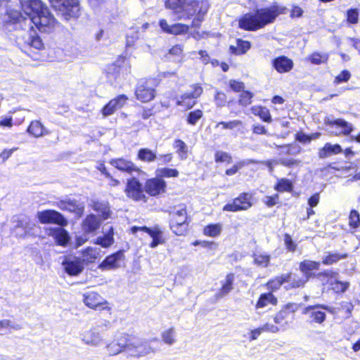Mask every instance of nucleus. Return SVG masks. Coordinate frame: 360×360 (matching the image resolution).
I'll list each match as a JSON object with an SVG mask.
<instances>
[{"mask_svg": "<svg viewBox=\"0 0 360 360\" xmlns=\"http://www.w3.org/2000/svg\"><path fill=\"white\" fill-rule=\"evenodd\" d=\"M165 6L179 19H192L191 27L193 28L200 27L210 8L208 0H168Z\"/></svg>", "mask_w": 360, "mask_h": 360, "instance_id": "1", "label": "nucleus"}, {"mask_svg": "<svg viewBox=\"0 0 360 360\" xmlns=\"http://www.w3.org/2000/svg\"><path fill=\"white\" fill-rule=\"evenodd\" d=\"M284 10L276 3L269 7L257 9L242 15L238 20V27L246 31H256L274 22L280 14L284 13Z\"/></svg>", "mask_w": 360, "mask_h": 360, "instance_id": "2", "label": "nucleus"}, {"mask_svg": "<svg viewBox=\"0 0 360 360\" xmlns=\"http://www.w3.org/2000/svg\"><path fill=\"white\" fill-rule=\"evenodd\" d=\"M156 352L150 345V341L129 335L127 341V354L134 358H141Z\"/></svg>", "mask_w": 360, "mask_h": 360, "instance_id": "3", "label": "nucleus"}, {"mask_svg": "<svg viewBox=\"0 0 360 360\" xmlns=\"http://www.w3.org/2000/svg\"><path fill=\"white\" fill-rule=\"evenodd\" d=\"M51 6L65 20L77 18L79 15L78 0H49Z\"/></svg>", "mask_w": 360, "mask_h": 360, "instance_id": "4", "label": "nucleus"}, {"mask_svg": "<svg viewBox=\"0 0 360 360\" xmlns=\"http://www.w3.org/2000/svg\"><path fill=\"white\" fill-rule=\"evenodd\" d=\"M169 216L171 229L177 236L184 235L188 227L186 210L184 207L174 208L169 212Z\"/></svg>", "mask_w": 360, "mask_h": 360, "instance_id": "5", "label": "nucleus"}, {"mask_svg": "<svg viewBox=\"0 0 360 360\" xmlns=\"http://www.w3.org/2000/svg\"><path fill=\"white\" fill-rule=\"evenodd\" d=\"M29 22L42 32H50L56 24V20L48 8H44L38 15H32Z\"/></svg>", "mask_w": 360, "mask_h": 360, "instance_id": "6", "label": "nucleus"}, {"mask_svg": "<svg viewBox=\"0 0 360 360\" xmlns=\"http://www.w3.org/2000/svg\"><path fill=\"white\" fill-rule=\"evenodd\" d=\"M136 96L143 103L153 100L155 96L154 82L153 79H141L136 86Z\"/></svg>", "mask_w": 360, "mask_h": 360, "instance_id": "7", "label": "nucleus"}, {"mask_svg": "<svg viewBox=\"0 0 360 360\" xmlns=\"http://www.w3.org/2000/svg\"><path fill=\"white\" fill-rule=\"evenodd\" d=\"M129 334L121 333L119 335H115L111 341L105 343V349L110 356H115L122 352L127 353V341Z\"/></svg>", "mask_w": 360, "mask_h": 360, "instance_id": "8", "label": "nucleus"}, {"mask_svg": "<svg viewBox=\"0 0 360 360\" xmlns=\"http://www.w3.org/2000/svg\"><path fill=\"white\" fill-rule=\"evenodd\" d=\"M202 93V88L199 84H193L191 91L186 92L176 98V105L186 109H191L196 104V98Z\"/></svg>", "mask_w": 360, "mask_h": 360, "instance_id": "9", "label": "nucleus"}, {"mask_svg": "<svg viewBox=\"0 0 360 360\" xmlns=\"http://www.w3.org/2000/svg\"><path fill=\"white\" fill-rule=\"evenodd\" d=\"M252 195L246 193H241L238 198H235L232 202L224 205L223 210L228 212L247 210L252 206Z\"/></svg>", "mask_w": 360, "mask_h": 360, "instance_id": "10", "label": "nucleus"}, {"mask_svg": "<svg viewBox=\"0 0 360 360\" xmlns=\"http://www.w3.org/2000/svg\"><path fill=\"white\" fill-rule=\"evenodd\" d=\"M81 341L86 345L91 347H100L104 343V334L96 328H92L84 331L80 335Z\"/></svg>", "mask_w": 360, "mask_h": 360, "instance_id": "11", "label": "nucleus"}, {"mask_svg": "<svg viewBox=\"0 0 360 360\" xmlns=\"http://www.w3.org/2000/svg\"><path fill=\"white\" fill-rule=\"evenodd\" d=\"M37 217L41 224H56L60 226H65L68 224L65 217L55 210H48L38 212Z\"/></svg>", "mask_w": 360, "mask_h": 360, "instance_id": "12", "label": "nucleus"}, {"mask_svg": "<svg viewBox=\"0 0 360 360\" xmlns=\"http://www.w3.org/2000/svg\"><path fill=\"white\" fill-rule=\"evenodd\" d=\"M320 309L330 310L326 305H310L303 309L302 314L308 316L310 322L321 324L325 321L326 315L325 312L319 310Z\"/></svg>", "mask_w": 360, "mask_h": 360, "instance_id": "13", "label": "nucleus"}, {"mask_svg": "<svg viewBox=\"0 0 360 360\" xmlns=\"http://www.w3.org/2000/svg\"><path fill=\"white\" fill-rule=\"evenodd\" d=\"M124 191L127 197L134 200L146 201V196L142 188V185L135 178H131L127 180V186Z\"/></svg>", "mask_w": 360, "mask_h": 360, "instance_id": "14", "label": "nucleus"}, {"mask_svg": "<svg viewBox=\"0 0 360 360\" xmlns=\"http://www.w3.org/2000/svg\"><path fill=\"white\" fill-rule=\"evenodd\" d=\"M326 124L330 128V131L335 135H348L353 131L352 124L342 119L328 120H326Z\"/></svg>", "mask_w": 360, "mask_h": 360, "instance_id": "15", "label": "nucleus"}, {"mask_svg": "<svg viewBox=\"0 0 360 360\" xmlns=\"http://www.w3.org/2000/svg\"><path fill=\"white\" fill-rule=\"evenodd\" d=\"M83 302L86 306L96 309L97 307H102V309L110 310L108 306L103 307L108 304L107 301L96 292H89L83 295Z\"/></svg>", "mask_w": 360, "mask_h": 360, "instance_id": "16", "label": "nucleus"}, {"mask_svg": "<svg viewBox=\"0 0 360 360\" xmlns=\"http://www.w3.org/2000/svg\"><path fill=\"white\" fill-rule=\"evenodd\" d=\"M299 309V304L296 303H288L285 304L281 309L276 314L274 317V321L276 324L281 325V327H283V329H285L286 326H288V323L285 321L283 323V321L285 320L290 314H294Z\"/></svg>", "mask_w": 360, "mask_h": 360, "instance_id": "17", "label": "nucleus"}, {"mask_svg": "<svg viewBox=\"0 0 360 360\" xmlns=\"http://www.w3.org/2000/svg\"><path fill=\"white\" fill-rule=\"evenodd\" d=\"M20 4L24 13L28 17V20L32 15H38L44 8H47L40 0H21Z\"/></svg>", "mask_w": 360, "mask_h": 360, "instance_id": "18", "label": "nucleus"}, {"mask_svg": "<svg viewBox=\"0 0 360 360\" xmlns=\"http://www.w3.org/2000/svg\"><path fill=\"white\" fill-rule=\"evenodd\" d=\"M65 271L70 276H77L84 269L81 259L76 257H68L62 262Z\"/></svg>", "mask_w": 360, "mask_h": 360, "instance_id": "19", "label": "nucleus"}, {"mask_svg": "<svg viewBox=\"0 0 360 360\" xmlns=\"http://www.w3.org/2000/svg\"><path fill=\"white\" fill-rule=\"evenodd\" d=\"M128 97L124 95H119L116 98L111 99L102 109L103 117H108L112 115L117 110L122 108L127 103Z\"/></svg>", "mask_w": 360, "mask_h": 360, "instance_id": "20", "label": "nucleus"}, {"mask_svg": "<svg viewBox=\"0 0 360 360\" xmlns=\"http://www.w3.org/2000/svg\"><path fill=\"white\" fill-rule=\"evenodd\" d=\"M18 226L24 229L22 231H18V237L22 238L36 235L39 229L36 223L27 217L18 219Z\"/></svg>", "mask_w": 360, "mask_h": 360, "instance_id": "21", "label": "nucleus"}, {"mask_svg": "<svg viewBox=\"0 0 360 360\" xmlns=\"http://www.w3.org/2000/svg\"><path fill=\"white\" fill-rule=\"evenodd\" d=\"M124 259L123 251L117 252L108 256L98 266L101 269H111L120 267L121 262Z\"/></svg>", "mask_w": 360, "mask_h": 360, "instance_id": "22", "label": "nucleus"}, {"mask_svg": "<svg viewBox=\"0 0 360 360\" xmlns=\"http://www.w3.org/2000/svg\"><path fill=\"white\" fill-rule=\"evenodd\" d=\"M166 183L160 178L148 179L145 184V191L152 196H156L165 191Z\"/></svg>", "mask_w": 360, "mask_h": 360, "instance_id": "23", "label": "nucleus"}, {"mask_svg": "<svg viewBox=\"0 0 360 360\" xmlns=\"http://www.w3.org/2000/svg\"><path fill=\"white\" fill-rule=\"evenodd\" d=\"M57 205L60 210L73 212L78 217L82 215L84 210V205L75 200H60Z\"/></svg>", "mask_w": 360, "mask_h": 360, "instance_id": "24", "label": "nucleus"}, {"mask_svg": "<svg viewBox=\"0 0 360 360\" xmlns=\"http://www.w3.org/2000/svg\"><path fill=\"white\" fill-rule=\"evenodd\" d=\"M138 231H144L150 235L153 238V241L150 245V247L152 248H154L163 243L162 239V233L158 229H150L146 226H133L131 229L132 233H136Z\"/></svg>", "mask_w": 360, "mask_h": 360, "instance_id": "25", "label": "nucleus"}, {"mask_svg": "<svg viewBox=\"0 0 360 360\" xmlns=\"http://www.w3.org/2000/svg\"><path fill=\"white\" fill-rule=\"evenodd\" d=\"M110 164L120 171L131 174L134 172H139V169L131 162L124 158L112 159Z\"/></svg>", "mask_w": 360, "mask_h": 360, "instance_id": "26", "label": "nucleus"}, {"mask_svg": "<svg viewBox=\"0 0 360 360\" xmlns=\"http://www.w3.org/2000/svg\"><path fill=\"white\" fill-rule=\"evenodd\" d=\"M101 220L94 214H89L84 219L82 228L84 233H94L101 226Z\"/></svg>", "mask_w": 360, "mask_h": 360, "instance_id": "27", "label": "nucleus"}, {"mask_svg": "<svg viewBox=\"0 0 360 360\" xmlns=\"http://www.w3.org/2000/svg\"><path fill=\"white\" fill-rule=\"evenodd\" d=\"M320 275H323L330 278L331 281L330 285H331V288L336 292H343L346 291L349 287V283L341 282L336 279V276L338 275V273L336 272L326 271Z\"/></svg>", "mask_w": 360, "mask_h": 360, "instance_id": "28", "label": "nucleus"}, {"mask_svg": "<svg viewBox=\"0 0 360 360\" xmlns=\"http://www.w3.org/2000/svg\"><path fill=\"white\" fill-rule=\"evenodd\" d=\"M273 66L280 73L288 72L293 68V62L286 56H282L273 60Z\"/></svg>", "mask_w": 360, "mask_h": 360, "instance_id": "29", "label": "nucleus"}, {"mask_svg": "<svg viewBox=\"0 0 360 360\" xmlns=\"http://www.w3.org/2000/svg\"><path fill=\"white\" fill-rule=\"evenodd\" d=\"M342 153V148L339 144H331L326 143L324 146L319 149V157L321 159Z\"/></svg>", "mask_w": 360, "mask_h": 360, "instance_id": "30", "label": "nucleus"}, {"mask_svg": "<svg viewBox=\"0 0 360 360\" xmlns=\"http://www.w3.org/2000/svg\"><path fill=\"white\" fill-rule=\"evenodd\" d=\"M284 275L286 283H288V285L285 286L286 288L302 287L309 280L304 274L302 276L293 274H287Z\"/></svg>", "mask_w": 360, "mask_h": 360, "instance_id": "31", "label": "nucleus"}, {"mask_svg": "<svg viewBox=\"0 0 360 360\" xmlns=\"http://www.w3.org/2000/svg\"><path fill=\"white\" fill-rule=\"evenodd\" d=\"M101 249L98 248L88 247L81 251L82 263L86 264L94 262L100 257Z\"/></svg>", "mask_w": 360, "mask_h": 360, "instance_id": "32", "label": "nucleus"}, {"mask_svg": "<svg viewBox=\"0 0 360 360\" xmlns=\"http://www.w3.org/2000/svg\"><path fill=\"white\" fill-rule=\"evenodd\" d=\"M27 132L35 138H39L49 134L42 123L39 120L31 122L28 127Z\"/></svg>", "mask_w": 360, "mask_h": 360, "instance_id": "33", "label": "nucleus"}, {"mask_svg": "<svg viewBox=\"0 0 360 360\" xmlns=\"http://www.w3.org/2000/svg\"><path fill=\"white\" fill-rule=\"evenodd\" d=\"M320 266V263L319 262L311 261L309 259H305L300 263L299 269L300 271L308 278L309 279L311 276V271L314 270H318Z\"/></svg>", "mask_w": 360, "mask_h": 360, "instance_id": "34", "label": "nucleus"}, {"mask_svg": "<svg viewBox=\"0 0 360 360\" xmlns=\"http://www.w3.org/2000/svg\"><path fill=\"white\" fill-rule=\"evenodd\" d=\"M113 228L110 226L108 232L103 236L97 237L94 243L103 248H108L114 243Z\"/></svg>", "mask_w": 360, "mask_h": 360, "instance_id": "35", "label": "nucleus"}, {"mask_svg": "<svg viewBox=\"0 0 360 360\" xmlns=\"http://www.w3.org/2000/svg\"><path fill=\"white\" fill-rule=\"evenodd\" d=\"M137 158L139 160L146 162H153L158 160V156L152 150L143 148L138 151Z\"/></svg>", "mask_w": 360, "mask_h": 360, "instance_id": "36", "label": "nucleus"}, {"mask_svg": "<svg viewBox=\"0 0 360 360\" xmlns=\"http://www.w3.org/2000/svg\"><path fill=\"white\" fill-rule=\"evenodd\" d=\"M254 263L261 267H267L270 262L271 256L269 254L257 251L253 254Z\"/></svg>", "mask_w": 360, "mask_h": 360, "instance_id": "37", "label": "nucleus"}, {"mask_svg": "<svg viewBox=\"0 0 360 360\" xmlns=\"http://www.w3.org/2000/svg\"><path fill=\"white\" fill-rule=\"evenodd\" d=\"M250 43L240 39L236 40V46H231L230 50L232 53L240 55L245 53L250 49Z\"/></svg>", "mask_w": 360, "mask_h": 360, "instance_id": "38", "label": "nucleus"}, {"mask_svg": "<svg viewBox=\"0 0 360 360\" xmlns=\"http://www.w3.org/2000/svg\"><path fill=\"white\" fill-rule=\"evenodd\" d=\"M162 340L167 345H172L176 342V333L174 327L169 328L161 333Z\"/></svg>", "mask_w": 360, "mask_h": 360, "instance_id": "39", "label": "nucleus"}, {"mask_svg": "<svg viewBox=\"0 0 360 360\" xmlns=\"http://www.w3.org/2000/svg\"><path fill=\"white\" fill-rule=\"evenodd\" d=\"M347 253L328 252L327 255L323 258L322 262L325 265H332L341 259L347 258Z\"/></svg>", "mask_w": 360, "mask_h": 360, "instance_id": "40", "label": "nucleus"}, {"mask_svg": "<svg viewBox=\"0 0 360 360\" xmlns=\"http://www.w3.org/2000/svg\"><path fill=\"white\" fill-rule=\"evenodd\" d=\"M25 44L28 46L40 50L43 48L44 44L41 38L35 34H28L24 37Z\"/></svg>", "mask_w": 360, "mask_h": 360, "instance_id": "41", "label": "nucleus"}, {"mask_svg": "<svg viewBox=\"0 0 360 360\" xmlns=\"http://www.w3.org/2000/svg\"><path fill=\"white\" fill-rule=\"evenodd\" d=\"M276 303L277 299L273 295L272 293H264L260 295L256 304V308H264L269 304L275 305Z\"/></svg>", "mask_w": 360, "mask_h": 360, "instance_id": "42", "label": "nucleus"}, {"mask_svg": "<svg viewBox=\"0 0 360 360\" xmlns=\"http://www.w3.org/2000/svg\"><path fill=\"white\" fill-rule=\"evenodd\" d=\"M94 210L101 214L103 220L107 219L110 216V210L105 202H94L92 206Z\"/></svg>", "mask_w": 360, "mask_h": 360, "instance_id": "43", "label": "nucleus"}, {"mask_svg": "<svg viewBox=\"0 0 360 360\" xmlns=\"http://www.w3.org/2000/svg\"><path fill=\"white\" fill-rule=\"evenodd\" d=\"M251 112L257 116H259L263 121L266 122H271V117L269 110L262 106H253L251 108Z\"/></svg>", "mask_w": 360, "mask_h": 360, "instance_id": "44", "label": "nucleus"}, {"mask_svg": "<svg viewBox=\"0 0 360 360\" xmlns=\"http://www.w3.org/2000/svg\"><path fill=\"white\" fill-rule=\"evenodd\" d=\"M222 231V226L221 224H212L205 226L203 229L204 235L212 238L219 236Z\"/></svg>", "mask_w": 360, "mask_h": 360, "instance_id": "45", "label": "nucleus"}, {"mask_svg": "<svg viewBox=\"0 0 360 360\" xmlns=\"http://www.w3.org/2000/svg\"><path fill=\"white\" fill-rule=\"evenodd\" d=\"M233 281L234 274H227L226 276L225 282L222 284V287L219 292L218 296L222 297L227 295L233 289Z\"/></svg>", "mask_w": 360, "mask_h": 360, "instance_id": "46", "label": "nucleus"}, {"mask_svg": "<svg viewBox=\"0 0 360 360\" xmlns=\"http://www.w3.org/2000/svg\"><path fill=\"white\" fill-rule=\"evenodd\" d=\"M53 236L57 244L60 245H65L70 240L68 233L62 228L56 230Z\"/></svg>", "mask_w": 360, "mask_h": 360, "instance_id": "47", "label": "nucleus"}, {"mask_svg": "<svg viewBox=\"0 0 360 360\" xmlns=\"http://www.w3.org/2000/svg\"><path fill=\"white\" fill-rule=\"evenodd\" d=\"M174 147L176 150L179 157L181 160H185L188 156V147L186 144L181 139L174 141Z\"/></svg>", "mask_w": 360, "mask_h": 360, "instance_id": "48", "label": "nucleus"}, {"mask_svg": "<svg viewBox=\"0 0 360 360\" xmlns=\"http://www.w3.org/2000/svg\"><path fill=\"white\" fill-rule=\"evenodd\" d=\"M251 163H257V161L254 160H243L242 161L238 162L236 163L232 167L226 170V174L228 176L234 175L239 169L243 168L244 166L248 165Z\"/></svg>", "mask_w": 360, "mask_h": 360, "instance_id": "49", "label": "nucleus"}, {"mask_svg": "<svg viewBox=\"0 0 360 360\" xmlns=\"http://www.w3.org/2000/svg\"><path fill=\"white\" fill-rule=\"evenodd\" d=\"M141 32L136 28L131 27L126 36V43L127 46H131L140 38Z\"/></svg>", "mask_w": 360, "mask_h": 360, "instance_id": "50", "label": "nucleus"}, {"mask_svg": "<svg viewBox=\"0 0 360 360\" xmlns=\"http://www.w3.org/2000/svg\"><path fill=\"white\" fill-rule=\"evenodd\" d=\"M242 125V121L234 120L229 122H219L216 124L215 128L217 129L219 127H221L222 129L233 130Z\"/></svg>", "mask_w": 360, "mask_h": 360, "instance_id": "51", "label": "nucleus"}, {"mask_svg": "<svg viewBox=\"0 0 360 360\" xmlns=\"http://www.w3.org/2000/svg\"><path fill=\"white\" fill-rule=\"evenodd\" d=\"M328 59L327 53L314 52L308 57V60L314 65L325 63Z\"/></svg>", "mask_w": 360, "mask_h": 360, "instance_id": "52", "label": "nucleus"}, {"mask_svg": "<svg viewBox=\"0 0 360 360\" xmlns=\"http://www.w3.org/2000/svg\"><path fill=\"white\" fill-rule=\"evenodd\" d=\"M190 26L183 23H174L171 25L170 34L178 35L188 32Z\"/></svg>", "mask_w": 360, "mask_h": 360, "instance_id": "53", "label": "nucleus"}, {"mask_svg": "<svg viewBox=\"0 0 360 360\" xmlns=\"http://www.w3.org/2000/svg\"><path fill=\"white\" fill-rule=\"evenodd\" d=\"M202 116L203 112L200 110L191 111L187 115V123L191 125H195L197 122L202 117Z\"/></svg>", "mask_w": 360, "mask_h": 360, "instance_id": "54", "label": "nucleus"}, {"mask_svg": "<svg viewBox=\"0 0 360 360\" xmlns=\"http://www.w3.org/2000/svg\"><path fill=\"white\" fill-rule=\"evenodd\" d=\"M276 191L279 192L290 191L292 189V184L288 179H281L275 186Z\"/></svg>", "mask_w": 360, "mask_h": 360, "instance_id": "55", "label": "nucleus"}, {"mask_svg": "<svg viewBox=\"0 0 360 360\" xmlns=\"http://www.w3.org/2000/svg\"><path fill=\"white\" fill-rule=\"evenodd\" d=\"M156 172L157 175L160 177H176L179 175L178 170L171 168L158 169Z\"/></svg>", "mask_w": 360, "mask_h": 360, "instance_id": "56", "label": "nucleus"}, {"mask_svg": "<svg viewBox=\"0 0 360 360\" xmlns=\"http://www.w3.org/2000/svg\"><path fill=\"white\" fill-rule=\"evenodd\" d=\"M285 283H286V281H285V275L283 274V275L279 276L275 278L274 279L269 281L267 283V286L269 288H270L271 290H276V289H278L282 284Z\"/></svg>", "mask_w": 360, "mask_h": 360, "instance_id": "57", "label": "nucleus"}, {"mask_svg": "<svg viewBox=\"0 0 360 360\" xmlns=\"http://www.w3.org/2000/svg\"><path fill=\"white\" fill-rule=\"evenodd\" d=\"M347 21L350 24H357L359 22V10L357 8H350L347 11Z\"/></svg>", "mask_w": 360, "mask_h": 360, "instance_id": "58", "label": "nucleus"}, {"mask_svg": "<svg viewBox=\"0 0 360 360\" xmlns=\"http://www.w3.org/2000/svg\"><path fill=\"white\" fill-rule=\"evenodd\" d=\"M253 94L248 91H243L240 94L239 104L243 106H247L252 102Z\"/></svg>", "mask_w": 360, "mask_h": 360, "instance_id": "59", "label": "nucleus"}, {"mask_svg": "<svg viewBox=\"0 0 360 360\" xmlns=\"http://www.w3.org/2000/svg\"><path fill=\"white\" fill-rule=\"evenodd\" d=\"M214 158L217 162L231 163L232 162V157L231 155L224 151H217L215 153Z\"/></svg>", "mask_w": 360, "mask_h": 360, "instance_id": "60", "label": "nucleus"}, {"mask_svg": "<svg viewBox=\"0 0 360 360\" xmlns=\"http://www.w3.org/2000/svg\"><path fill=\"white\" fill-rule=\"evenodd\" d=\"M349 225L353 228H357L360 226V215L356 210H352L349 217Z\"/></svg>", "mask_w": 360, "mask_h": 360, "instance_id": "61", "label": "nucleus"}, {"mask_svg": "<svg viewBox=\"0 0 360 360\" xmlns=\"http://www.w3.org/2000/svg\"><path fill=\"white\" fill-rule=\"evenodd\" d=\"M214 101L217 107H223L226 103V96L224 92L217 91L214 96Z\"/></svg>", "mask_w": 360, "mask_h": 360, "instance_id": "62", "label": "nucleus"}, {"mask_svg": "<svg viewBox=\"0 0 360 360\" xmlns=\"http://www.w3.org/2000/svg\"><path fill=\"white\" fill-rule=\"evenodd\" d=\"M11 328L14 330H19L20 327L18 324H13L8 319H4L0 321V331Z\"/></svg>", "mask_w": 360, "mask_h": 360, "instance_id": "63", "label": "nucleus"}, {"mask_svg": "<svg viewBox=\"0 0 360 360\" xmlns=\"http://www.w3.org/2000/svg\"><path fill=\"white\" fill-rule=\"evenodd\" d=\"M351 77V74L348 70L342 71L335 78L334 82L339 84L347 82Z\"/></svg>", "mask_w": 360, "mask_h": 360, "instance_id": "64", "label": "nucleus"}]
</instances>
